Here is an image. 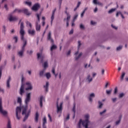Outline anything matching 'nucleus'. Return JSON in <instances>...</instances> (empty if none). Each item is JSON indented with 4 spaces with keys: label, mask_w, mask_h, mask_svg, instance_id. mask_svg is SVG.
I'll return each mask as SVG.
<instances>
[{
    "label": "nucleus",
    "mask_w": 128,
    "mask_h": 128,
    "mask_svg": "<svg viewBox=\"0 0 128 128\" xmlns=\"http://www.w3.org/2000/svg\"><path fill=\"white\" fill-rule=\"evenodd\" d=\"M32 93L29 92L26 94V98L25 99V106H18L16 108V116L17 120H20V114L22 111V114H26V112L28 110V102H30V94Z\"/></svg>",
    "instance_id": "f257e3e1"
},
{
    "label": "nucleus",
    "mask_w": 128,
    "mask_h": 128,
    "mask_svg": "<svg viewBox=\"0 0 128 128\" xmlns=\"http://www.w3.org/2000/svg\"><path fill=\"white\" fill-rule=\"evenodd\" d=\"M24 22H21L20 32V34L21 40L23 42V45L22 47V50H25L26 46V45L28 44V40L24 38V34H26V32H24Z\"/></svg>",
    "instance_id": "f03ea898"
},
{
    "label": "nucleus",
    "mask_w": 128,
    "mask_h": 128,
    "mask_svg": "<svg viewBox=\"0 0 128 128\" xmlns=\"http://www.w3.org/2000/svg\"><path fill=\"white\" fill-rule=\"evenodd\" d=\"M0 113L2 114L4 116H6L8 114V112L6 110H2V98H0Z\"/></svg>",
    "instance_id": "7ed1b4c3"
},
{
    "label": "nucleus",
    "mask_w": 128,
    "mask_h": 128,
    "mask_svg": "<svg viewBox=\"0 0 128 128\" xmlns=\"http://www.w3.org/2000/svg\"><path fill=\"white\" fill-rule=\"evenodd\" d=\"M46 56L42 54V53H38L37 54V58L38 60H40V64H44V60Z\"/></svg>",
    "instance_id": "20e7f679"
},
{
    "label": "nucleus",
    "mask_w": 128,
    "mask_h": 128,
    "mask_svg": "<svg viewBox=\"0 0 128 128\" xmlns=\"http://www.w3.org/2000/svg\"><path fill=\"white\" fill-rule=\"evenodd\" d=\"M62 104H64V102H61L60 106H58V102H56L57 114H58V112H60V114H62Z\"/></svg>",
    "instance_id": "39448f33"
},
{
    "label": "nucleus",
    "mask_w": 128,
    "mask_h": 128,
    "mask_svg": "<svg viewBox=\"0 0 128 128\" xmlns=\"http://www.w3.org/2000/svg\"><path fill=\"white\" fill-rule=\"evenodd\" d=\"M40 8V4L38 3H36L32 8V10L34 12H38Z\"/></svg>",
    "instance_id": "423d86ee"
},
{
    "label": "nucleus",
    "mask_w": 128,
    "mask_h": 128,
    "mask_svg": "<svg viewBox=\"0 0 128 128\" xmlns=\"http://www.w3.org/2000/svg\"><path fill=\"white\" fill-rule=\"evenodd\" d=\"M10 80H12V78L10 76H9L6 82V86L8 90L10 88Z\"/></svg>",
    "instance_id": "0eeeda50"
},
{
    "label": "nucleus",
    "mask_w": 128,
    "mask_h": 128,
    "mask_svg": "<svg viewBox=\"0 0 128 128\" xmlns=\"http://www.w3.org/2000/svg\"><path fill=\"white\" fill-rule=\"evenodd\" d=\"M26 84L27 86V88H25L26 90H32V86L30 82H26Z\"/></svg>",
    "instance_id": "6e6552de"
},
{
    "label": "nucleus",
    "mask_w": 128,
    "mask_h": 128,
    "mask_svg": "<svg viewBox=\"0 0 128 128\" xmlns=\"http://www.w3.org/2000/svg\"><path fill=\"white\" fill-rule=\"evenodd\" d=\"M24 84H22L21 85L20 90V94L22 96H23L24 94Z\"/></svg>",
    "instance_id": "1a4fd4ad"
},
{
    "label": "nucleus",
    "mask_w": 128,
    "mask_h": 128,
    "mask_svg": "<svg viewBox=\"0 0 128 128\" xmlns=\"http://www.w3.org/2000/svg\"><path fill=\"white\" fill-rule=\"evenodd\" d=\"M47 40H50V42L51 44H54V39L52 38V33L50 32H49L47 36Z\"/></svg>",
    "instance_id": "9d476101"
},
{
    "label": "nucleus",
    "mask_w": 128,
    "mask_h": 128,
    "mask_svg": "<svg viewBox=\"0 0 128 128\" xmlns=\"http://www.w3.org/2000/svg\"><path fill=\"white\" fill-rule=\"evenodd\" d=\"M28 34L30 36H34L36 34V30H32L31 29H29L28 30Z\"/></svg>",
    "instance_id": "9b49d317"
},
{
    "label": "nucleus",
    "mask_w": 128,
    "mask_h": 128,
    "mask_svg": "<svg viewBox=\"0 0 128 128\" xmlns=\"http://www.w3.org/2000/svg\"><path fill=\"white\" fill-rule=\"evenodd\" d=\"M65 14L67 16L66 18H64V20H67V22H70V13L68 12V11L65 10L64 11Z\"/></svg>",
    "instance_id": "f8f14e48"
},
{
    "label": "nucleus",
    "mask_w": 128,
    "mask_h": 128,
    "mask_svg": "<svg viewBox=\"0 0 128 128\" xmlns=\"http://www.w3.org/2000/svg\"><path fill=\"white\" fill-rule=\"evenodd\" d=\"M8 20L10 22H16V20H18V18L12 16V15H10Z\"/></svg>",
    "instance_id": "ddd939ff"
},
{
    "label": "nucleus",
    "mask_w": 128,
    "mask_h": 128,
    "mask_svg": "<svg viewBox=\"0 0 128 128\" xmlns=\"http://www.w3.org/2000/svg\"><path fill=\"white\" fill-rule=\"evenodd\" d=\"M24 49L22 48L21 50L18 52V56L20 58H22V56H24Z\"/></svg>",
    "instance_id": "4468645a"
},
{
    "label": "nucleus",
    "mask_w": 128,
    "mask_h": 128,
    "mask_svg": "<svg viewBox=\"0 0 128 128\" xmlns=\"http://www.w3.org/2000/svg\"><path fill=\"white\" fill-rule=\"evenodd\" d=\"M26 16H30L31 14L28 12V9L22 10V12Z\"/></svg>",
    "instance_id": "2eb2a0df"
},
{
    "label": "nucleus",
    "mask_w": 128,
    "mask_h": 128,
    "mask_svg": "<svg viewBox=\"0 0 128 128\" xmlns=\"http://www.w3.org/2000/svg\"><path fill=\"white\" fill-rule=\"evenodd\" d=\"M36 28L37 32H40V24H39L38 22L36 23Z\"/></svg>",
    "instance_id": "dca6fc26"
},
{
    "label": "nucleus",
    "mask_w": 128,
    "mask_h": 128,
    "mask_svg": "<svg viewBox=\"0 0 128 128\" xmlns=\"http://www.w3.org/2000/svg\"><path fill=\"white\" fill-rule=\"evenodd\" d=\"M116 8H112L110 9L108 12V14H112V12H115L116 10V9L118 8V2L116 3Z\"/></svg>",
    "instance_id": "f3484780"
},
{
    "label": "nucleus",
    "mask_w": 128,
    "mask_h": 128,
    "mask_svg": "<svg viewBox=\"0 0 128 128\" xmlns=\"http://www.w3.org/2000/svg\"><path fill=\"white\" fill-rule=\"evenodd\" d=\"M42 128H46V117L44 116L42 120Z\"/></svg>",
    "instance_id": "a211bd4d"
},
{
    "label": "nucleus",
    "mask_w": 128,
    "mask_h": 128,
    "mask_svg": "<svg viewBox=\"0 0 128 128\" xmlns=\"http://www.w3.org/2000/svg\"><path fill=\"white\" fill-rule=\"evenodd\" d=\"M25 114V116L24 118L23 122H26L28 118V116H30V112L28 114H26H26ZM24 114H22V116H24Z\"/></svg>",
    "instance_id": "6ab92c4d"
},
{
    "label": "nucleus",
    "mask_w": 128,
    "mask_h": 128,
    "mask_svg": "<svg viewBox=\"0 0 128 128\" xmlns=\"http://www.w3.org/2000/svg\"><path fill=\"white\" fill-rule=\"evenodd\" d=\"M57 48L58 47L56 45H54V44H53L51 46V48H50L51 56H52V54H53L52 50H56Z\"/></svg>",
    "instance_id": "aec40b11"
},
{
    "label": "nucleus",
    "mask_w": 128,
    "mask_h": 128,
    "mask_svg": "<svg viewBox=\"0 0 128 128\" xmlns=\"http://www.w3.org/2000/svg\"><path fill=\"white\" fill-rule=\"evenodd\" d=\"M38 116H40V114H38V112H36L35 118H34V120L36 122H38Z\"/></svg>",
    "instance_id": "412c9836"
},
{
    "label": "nucleus",
    "mask_w": 128,
    "mask_h": 128,
    "mask_svg": "<svg viewBox=\"0 0 128 128\" xmlns=\"http://www.w3.org/2000/svg\"><path fill=\"white\" fill-rule=\"evenodd\" d=\"M48 86H50V83H48V82H46V86H44V88H45L46 92H48Z\"/></svg>",
    "instance_id": "4be33fe9"
},
{
    "label": "nucleus",
    "mask_w": 128,
    "mask_h": 128,
    "mask_svg": "<svg viewBox=\"0 0 128 128\" xmlns=\"http://www.w3.org/2000/svg\"><path fill=\"white\" fill-rule=\"evenodd\" d=\"M120 14L121 16V17L122 18H124V15L122 14V12H120V11H118L116 12V16L118 18V16H120Z\"/></svg>",
    "instance_id": "5701e85b"
},
{
    "label": "nucleus",
    "mask_w": 128,
    "mask_h": 128,
    "mask_svg": "<svg viewBox=\"0 0 128 128\" xmlns=\"http://www.w3.org/2000/svg\"><path fill=\"white\" fill-rule=\"evenodd\" d=\"M94 96H95L94 94V93L91 94L89 96V102H92V98H94Z\"/></svg>",
    "instance_id": "b1692460"
},
{
    "label": "nucleus",
    "mask_w": 128,
    "mask_h": 128,
    "mask_svg": "<svg viewBox=\"0 0 128 128\" xmlns=\"http://www.w3.org/2000/svg\"><path fill=\"white\" fill-rule=\"evenodd\" d=\"M42 100H44V96H41L40 97V108H42Z\"/></svg>",
    "instance_id": "393cba45"
},
{
    "label": "nucleus",
    "mask_w": 128,
    "mask_h": 128,
    "mask_svg": "<svg viewBox=\"0 0 128 128\" xmlns=\"http://www.w3.org/2000/svg\"><path fill=\"white\" fill-rule=\"evenodd\" d=\"M43 66L44 68V69L46 70L47 68H48V62H45L44 64H43Z\"/></svg>",
    "instance_id": "a878e982"
},
{
    "label": "nucleus",
    "mask_w": 128,
    "mask_h": 128,
    "mask_svg": "<svg viewBox=\"0 0 128 128\" xmlns=\"http://www.w3.org/2000/svg\"><path fill=\"white\" fill-rule=\"evenodd\" d=\"M22 10H20V9L16 8L13 11V14H14V12H18L19 14H20V12H22Z\"/></svg>",
    "instance_id": "bb28decb"
},
{
    "label": "nucleus",
    "mask_w": 128,
    "mask_h": 128,
    "mask_svg": "<svg viewBox=\"0 0 128 128\" xmlns=\"http://www.w3.org/2000/svg\"><path fill=\"white\" fill-rule=\"evenodd\" d=\"M7 128H12V124L10 123V120H8L7 124Z\"/></svg>",
    "instance_id": "cd10ccee"
},
{
    "label": "nucleus",
    "mask_w": 128,
    "mask_h": 128,
    "mask_svg": "<svg viewBox=\"0 0 128 128\" xmlns=\"http://www.w3.org/2000/svg\"><path fill=\"white\" fill-rule=\"evenodd\" d=\"M26 24L27 26H30V28H32V24L30 22L26 21Z\"/></svg>",
    "instance_id": "c85d7f7f"
},
{
    "label": "nucleus",
    "mask_w": 128,
    "mask_h": 128,
    "mask_svg": "<svg viewBox=\"0 0 128 128\" xmlns=\"http://www.w3.org/2000/svg\"><path fill=\"white\" fill-rule=\"evenodd\" d=\"M25 4H27V6H32V2H24Z\"/></svg>",
    "instance_id": "c756f323"
},
{
    "label": "nucleus",
    "mask_w": 128,
    "mask_h": 128,
    "mask_svg": "<svg viewBox=\"0 0 128 128\" xmlns=\"http://www.w3.org/2000/svg\"><path fill=\"white\" fill-rule=\"evenodd\" d=\"M54 14H52V16H51V22H50L51 25L52 24V22L54 21Z\"/></svg>",
    "instance_id": "7c9ffc66"
},
{
    "label": "nucleus",
    "mask_w": 128,
    "mask_h": 128,
    "mask_svg": "<svg viewBox=\"0 0 128 128\" xmlns=\"http://www.w3.org/2000/svg\"><path fill=\"white\" fill-rule=\"evenodd\" d=\"M40 14H42V12H40V14H36V17H37L38 22H40Z\"/></svg>",
    "instance_id": "2f4dec72"
},
{
    "label": "nucleus",
    "mask_w": 128,
    "mask_h": 128,
    "mask_svg": "<svg viewBox=\"0 0 128 128\" xmlns=\"http://www.w3.org/2000/svg\"><path fill=\"white\" fill-rule=\"evenodd\" d=\"M112 89H110V90H106V94H112Z\"/></svg>",
    "instance_id": "473e14b6"
},
{
    "label": "nucleus",
    "mask_w": 128,
    "mask_h": 128,
    "mask_svg": "<svg viewBox=\"0 0 128 128\" xmlns=\"http://www.w3.org/2000/svg\"><path fill=\"white\" fill-rule=\"evenodd\" d=\"M124 76H126V72H122V74L121 76L120 80H124Z\"/></svg>",
    "instance_id": "72a5a7b5"
},
{
    "label": "nucleus",
    "mask_w": 128,
    "mask_h": 128,
    "mask_svg": "<svg viewBox=\"0 0 128 128\" xmlns=\"http://www.w3.org/2000/svg\"><path fill=\"white\" fill-rule=\"evenodd\" d=\"M17 102L18 104H22V98H21L18 97V98Z\"/></svg>",
    "instance_id": "f704fd0d"
},
{
    "label": "nucleus",
    "mask_w": 128,
    "mask_h": 128,
    "mask_svg": "<svg viewBox=\"0 0 128 128\" xmlns=\"http://www.w3.org/2000/svg\"><path fill=\"white\" fill-rule=\"evenodd\" d=\"M98 108H102V106H104V104H102V102L98 101Z\"/></svg>",
    "instance_id": "c9c22d12"
},
{
    "label": "nucleus",
    "mask_w": 128,
    "mask_h": 128,
    "mask_svg": "<svg viewBox=\"0 0 128 128\" xmlns=\"http://www.w3.org/2000/svg\"><path fill=\"white\" fill-rule=\"evenodd\" d=\"M82 56V54L80 53L78 56L76 57L75 58L76 60H78V58H80Z\"/></svg>",
    "instance_id": "e433bc0d"
},
{
    "label": "nucleus",
    "mask_w": 128,
    "mask_h": 128,
    "mask_svg": "<svg viewBox=\"0 0 128 128\" xmlns=\"http://www.w3.org/2000/svg\"><path fill=\"white\" fill-rule=\"evenodd\" d=\"M52 72L54 74V76H55L56 78L58 76V74H56V70H54V68H52Z\"/></svg>",
    "instance_id": "4c0bfd02"
},
{
    "label": "nucleus",
    "mask_w": 128,
    "mask_h": 128,
    "mask_svg": "<svg viewBox=\"0 0 128 128\" xmlns=\"http://www.w3.org/2000/svg\"><path fill=\"white\" fill-rule=\"evenodd\" d=\"M44 70H41L39 73L40 76H44Z\"/></svg>",
    "instance_id": "58836bf2"
},
{
    "label": "nucleus",
    "mask_w": 128,
    "mask_h": 128,
    "mask_svg": "<svg viewBox=\"0 0 128 128\" xmlns=\"http://www.w3.org/2000/svg\"><path fill=\"white\" fill-rule=\"evenodd\" d=\"M90 78V75L89 74L88 76V78H87L89 82H92V78Z\"/></svg>",
    "instance_id": "ea45409f"
},
{
    "label": "nucleus",
    "mask_w": 128,
    "mask_h": 128,
    "mask_svg": "<svg viewBox=\"0 0 128 128\" xmlns=\"http://www.w3.org/2000/svg\"><path fill=\"white\" fill-rule=\"evenodd\" d=\"M46 78H47L48 80L50 78V73H46Z\"/></svg>",
    "instance_id": "a19ab883"
},
{
    "label": "nucleus",
    "mask_w": 128,
    "mask_h": 128,
    "mask_svg": "<svg viewBox=\"0 0 128 128\" xmlns=\"http://www.w3.org/2000/svg\"><path fill=\"white\" fill-rule=\"evenodd\" d=\"M78 15L76 14L74 16V18H73L72 22H76V18H78Z\"/></svg>",
    "instance_id": "79ce46f5"
},
{
    "label": "nucleus",
    "mask_w": 128,
    "mask_h": 128,
    "mask_svg": "<svg viewBox=\"0 0 128 128\" xmlns=\"http://www.w3.org/2000/svg\"><path fill=\"white\" fill-rule=\"evenodd\" d=\"M2 32L4 34H6V26H3V29L2 30Z\"/></svg>",
    "instance_id": "37998d69"
},
{
    "label": "nucleus",
    "mask_w": 128,
    "mask_h": 128,
    "mask_svg": "<svg viewBox=\"0 0 128 128\" xmlns=\"http://www.w3.org/2000/svg\"><path fill=\"white\" fill-rule=\"evenodd\" d=\"M24 75H22V84H24Z\"/></svg>",
    "instance_id": "c03bdc74"
},
{
    "label": "nucleus",
    "mask_w": 128,
    "mask_h": 128,
    "mask_svg": "<svg viewBox=\"0 0 128 128\" xmlns=\"http://www.w3.org/2000/svg\"><path fill=\"white\" fill-rule=\"evenodd\" d=\"M80 30H84L85 28L84 26L82 24H80Z\"/></svg>",
    "instance_id": "a18cd8bd"
},
{
    "label": "nucleus",
    "mask_w": 128,
    "mask_h": 128,
    "mask_svg": "<svg viewBox=\"0 0 128 128\" xmlns=\"http://www.w3.org/2000/svg\"><path fill=\"white\" fill-rule=\"evenodd\" d=\"M2 67L0 68V80L2 78Z\"/></svg>",
    "instance_id": "49530a36"
},
{
    "label": "nucleus",
    "mask_w": 128,
    "mask_h": 128,
    "mask_svg": "<svg viewBox=\"0 0 128 128\" xmlns=\"http://www.w3.org/2000/svg\"><path fill=\"white\" fill-rule=\"evenodd\" d=\"M124 96V93H121L119 94V98H123V96Z\"/></svg>",
    "instance_id": "de8ad7c7"
},
{
    "label": "nucleus",
    "mask_w": 128,
    "mask_h": 128,
    "mask_svg": "<svg viewBox=\"0 0 128 128\" xmlns=\"http://www.w3.org/2000/svg\"><path fill=\"white\" fill-rule=\"evenodd\" d=\"M48 117L50 122H52V116H50V114H48Z\"/></svg>",
    "instance_id": "09e8293b"
},
{
    "label": "nucleus",
    "mask_w": 128,
    "mask_h": 128,
    "mask_svg": "<svg viewBox=\"0 0 128 128\" xmlns=\"http://www.w3.org/2000/svg\"><path fill=\"white\" fill-rule=\"evenodd\" d=\"M122 46H120L116 48V50H122Z\"/></svg>",
    "instance_id": "8fccbe9b"
},
{
    "label": "nucleus",
    "mask_w": 128,
    "mask_h": 128,
    "mask_svg": "<svg viewBox=\"0 0 128 128\" xmlns=\"http://www.w3.org/2000/svg\"><path fill=\"white\" fill-rule=\"evenodd\" d=\"M72 111L74 112V114H76V104H74V107H73V108H72Z\"/></svg>",
    "instance_id": "3c124183"
},
{
    "label": "nucleus",
    "mask_w": 128,
    "mask_h": 128,
    "mask_svg": "<svg viewBox=\"0 0 128 128\" xmlns=\"http://www.w3.org/2000/svg\"><path fill=\"white\" fill-rule=\"evenodd\" d=\"M120 120H118L116 121V126L120 124Z\"/></svg>",
    "instance_id": "603ef678"
},
{
    "label": "nucleus",
    "mask_w": 128,
    "mask_h": 128,
    "mask_svg": "<svg viewBox=\"0 0 128 128\" xmlns=\"http://www.w3.org/2000/svg\"><path fill=\"white\" fill-rule=\"evenodd\" d=\"M78 50L80 49V46H82V43L80 42V41H78Z\"/></svg>",
    "instance_id": "864d4df0"
},
{
    "label": "nucleus",
    "mask_w": 128,
    "mask_h": 128,
    "mask_svg": "<svg viewBox=\"0 0 128 128\" xmlns=\"http://www.w3.org/2000/svg\"><path fill=\"white\" fill-rule=\"evenodd\" d=\"M13 38L15 40V42H18V36H14Z\"/></svg>",
    "instance_id": "5fc2aeb1"
},
{
    "label": "nucleus",
    "mask_w": 128,
    "mask_h": 128,
    "mask_svg": "<svg viewBox=\"0 0 128 128\" xmlns=\"http://www.w3.org/2000/svg\"><path fill=\"white\" fill-rule=\"evenodd\" d=\"M118 92V88L116 87L115 89H114V94H117Z\"/></svg>",
    "instance_id": "6e6d98bb"
},
{
    "label": "nucleus",
    "mask_w": 128,
    "mask_h": 128,
    "mask_svg": "<svg viewBox=\"0 0 128 128\" xmlns=\"http://www.w3.org/2000/svg\"><path fill=\"white\" fill-rule=\"evenodd\" d=\"M98 0H93V3L94 4H98Z\"/></svg>",
    "instance_id": "4d7b16f0"
},
{
    "label": "nucleus",
    "mask_w": 128,
    "mask_h": 128,
    "mask_svg": "<svg viewBox=\"0 0 128 128\" xmlns=\"http://www.w3.org/2000/svg\"><path fill=\"white\" fill-rule=\"evenodd\" d=\"M86 12L84 11H83L82 13L81 14L80 16L81 18H84V14Z\"/></svg>",
    "instance_id": "13d9d810"
},
{
    "label": "nucleus",
    "mask_w": 128,
    "mask_h": 128,
    "mask_svg": "<svg viewBox=\"0 0 128 128\" xmlns=\"http://www.w3.org/2000/svg\"><path fill=\"white\" fill-rule=\"evenodd\" d=\"M4 8H6V10H8V4H6L4 6Z\"/></svg>",
    "instance_id": "bf43d9fd"
},
{
    "label": "nucleus",
    "mask_w": 128,
    "mask_h": 128,
    "mask_svg": "<svg viewBox=\"0 0 128 128\" xmlns=\"http://www.w3.org/2000/svg\"><path fill=\"white\" fill-rule=\"evenodd\" d=\"M106 112V110H104V111L100 112V116H102V114H104V112Z\"/></svg>",
    "instance_id": "052dcab7"
},
{
    "label": "nucleus",
    "mask_w": 128,
    "mask_h": 128,
    "mask_svg": "<svg viewBox=\"0 0 128 128\" xmlns=\"http://www.w3.org/2000/svg\"><path fill=\"white\" fill-rule=\"evenodd\" d=\"M111 26L112 28H114V30H118V27H116V26H114V24H112Z\"/></svg>",
    "instance_id": "680f3d73"
},
{
    "label": "nucleus",
    "mask_w": 128,
    "mask_h": 128,
    "mask_svg": "<svg viewBox=\"0 0 128 128\" xmlns=\"http://www.w3.org/2000/svg\"><path fill=\"white\" fill-rule=\"evenodd\" d=\"M74 34V30L72 29L69 32V34Z\"/></svg>",
    "instance_id": "e2e57ef3"
},
{
    "label": "nucleus",
    "mask_w": 128,
    "mask_h": 128,
    "mask_svg": "<svg viewBox=\"0 0 128 128\" xmlns=\"http://www.w3.org/2000/svg\"><path fill=\"white\" fill-rule=\"evenodd\" d=\"M10 48H12V46L10 45H8L7 50H10Z\"/></svg>",
    "instance_id": "0e129e2a"
},
{
    "label": "nucleus",
    "mask_w": 128,
    "mask_h": 128,
    "mask_svg": "<svg viewBox=\"0 0 128 128\" xmlns=\"http://www.w3.org/2000/svg\"><path fill=\"white\" fill-rule=\"evenodd\" d=\"M66 120H70V114H68L67 117L66 118Z\"/></svg>",
    "instance_id": "69168bd1"
},
{
    "label": "nucleus",
    "mask_w": 128,
    "mask_h": 128,
    "mask_svg": "<svg viewBox=\"0 0 128 128\" xmlns=\"http://www.w3.org/2000/svg\"><path fill=\"white\" fill-rule=\"evenodd\" d=\"M97 4H98V6H102V2H97Z\"/></svg>",
    "instance_id": "338daca9"
},
{
    "label": "nucleus",
    "mask_w": 128,
    "mask_h": 128,
    "mask_svg": "<svg viewBox=\"0 0 128 128\" xmlns=\"http://www.w3.org/2000/svg\"><path fill=\"white\" fill-rule=\"evenodd\" d=\"M12 62H14V56H12Z\"/></svg>",
    "instance_id": "774afa93"
}]
</instances>
